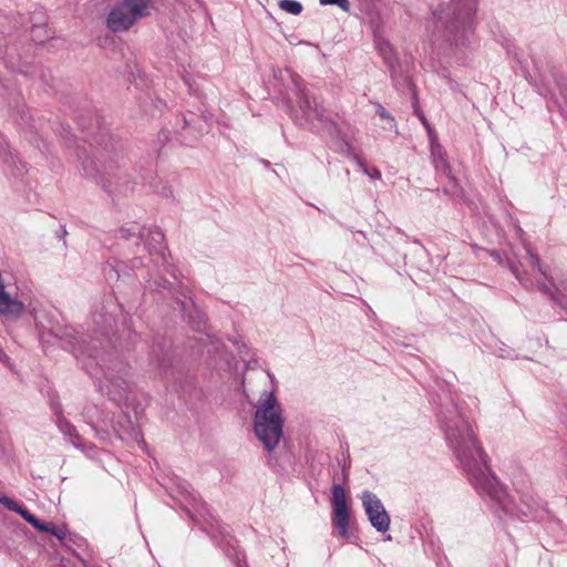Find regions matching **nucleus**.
Instances as JSON below:
<instances>
[{
	"instance_id": "f257e3e1",
	"label": "nucleus",
	"mask_w": 567,
	"mask_h": 567,
	"mask_svg": "<svg viewBox=\"0 0 567 567\" xmlns=\"http://www.w3.org/2000/svg\"><path fill=\"white\" fill-rule=\"evenodd\" d=\"M284 422L282 411L275 393H264L256 404L254 430L268 451H272L279 444Z\"/></svg>"
},
{
	"instance_id": "f03ea898",
	"label": "nucleus",
	"mask_w": 567,
	"mask_h": 567,
	"mask_svg": "<svg viewBox=\"0 0 567 567\" xmlns=\"http://www.w3.org/2000/svg\"><path fill=\"white\" fill-rule=\"evenodd\" d=\"M447 439L457 458L468 468L482 470L486 465L485 455L473 435L471 426L461 422L456 427L446 429Z\"/></svg>"
},
{
	"instance_id": "7ed1b4c3",
	"label": "nucleus",
	"mask_w": 567,
	"mask_h": 567,
	"mask_svg": "<svg viewBox=\"0 0 567 567\" xmlns=\"http://www.w3.org/2000/svg\"><path fill=\"white\" fill-rule=\"evenodd\" d=\"M152 0H121L110 11L106 27L113 32H122L137 20L150 14Z\"/></svg>"
},
{
	"instance_id": "20e7f679",
	"label": "nucleus",
	"mask_w": 567,
	"mask_h": 567,
	"mask_svg": "<svg viewBox=\"0 0 567 567\" xmlns=\"http://www.w3.org/2000/svg\"><path fill=\"white\" fill-rule=\"evenodd\" d=\"M362 505L371 525L380 533L386 532L390 527V516L377 495L368 491L364 492Z\"/></svg>"
},
{
	"instance_id": "39448f33",
	"label": "nucleus",
	"mask_w": 567,
	"mask_h": 567,
	"mask_svg": "<svg viewBox=\"0 0 567 567\" xmlns=\"http://www.w3.org/2000/svg\"><path fill=\"white\" fill-rule=\"evenodd\" d=\"M333 524L339 529L340 536L349 537V508L346 491L341 485L332 487Z\"/></svg>"
},
{
	"instance_id": "423d86ee",
	"label": "nucleus",
	"mask_w": 567,
	"mask_h": 567,
	"mask_svg": "<svg viewBox=\"0 0 567 567\" xmlns=\"http://www.w3.org/2000/svg\"><path fill=\"white\" fill-rule=\"evenodd\" d=\"M0 503L3 506H6L8 509H11V511L18 513L19 515H21L29 524H35L37 523V517L34 515H32L30 512H28L27 509H24L21 506H19L11 498L6 497V496L1 497L0 498Z\"/></svg>"
},
{
	"instance_id": "0eeeda50",
	"label": "nucleus",
	"mask_w": 567,
	"mask_h": 567,
	"mask_svg": "<svg viewBox=\"0 0 567 567\" xmlns=\"http://www.w3.org/2000/svg\"><path fill=\"white\" fill-rule=\"evenodd\" d=\"M31 525L34 528H37L38 530L43 532V533H50V534L54 535L56 538H59L61 540L66 537V532H65L64 528L58 527V526H55L53 524L42 523L38 518H37V523L35 524H31Z\"/></svg>"
},
{
	"instance_id": "6e6552de",
	"label": "nucleus",
	"mask_w": 567,
	"mask_h": 567,
	"mask_svg": "<svg viewBox=\"0 0 567 567\" xmlns=\"http://www.w3.org/2000/svg\"><path fill=\"white\" fill-rule=\"evenodd\" d=\"M475 10H476L475 1L466 0V3L464 4V7L457 9L456 19L462 20V21L468 20L475 13Z\"/></svg>"
},
{
	"instance_id": "1a4fd4ad",
	"label": "nucleus",
	"mask_w": 567,
	"mask_h": 567,
	"mask_svg": "<svg viewBox=\"0 0 567 567\" xmlns=\"http://www.w3.org/2000/svg\"><path fill=\"white\" fill-rule=\"evenodd\" d=\"M279 8L290 14H299L302 11V4L296 0H280Z\"/></svg>"
},
{
	"instance_id": "9d476101",
	"label": "nucleus",
	"mask_w": 567,
	"mask_h": 567,
	"mask_svg": "<svg viewBox=\"0 0 567 567\" xmlns=\"http://www.w3.org/2000/svg\"><path fill=\"white\" fill-rule=\"evenodd\" d=\"M320 3L322 6H337L344 12L350 10V2L348 0H320Z\"/></svg>"
},
{
	"instance_id": "9b49d317",
	"label": "nucleus",
	"mask_w": 567,
	"mask_h": 567,
	"mask_svg": "<svg viewBox=\"0 0 567 567\" xmlns=\"http://www.w3.org/2000/svg\"><path fill=\"white\" fill-rule=\"evenodd\" d=\"M377 113L380 116V118L389 122L390 127H395L394 117L382 105H377Z\"/></svg>"
},
{
	"instance_id": "f8f14e48",
	"label": "nucleus",
	"mask_w": 567,
	"mask_h": 567,
	"mask_svg": "<svg viewBox=\"0 0 567 567\" xmlns=\"http://www.w3.org/2000/svg\"><path fill=\"white\" fill-rule=\"evenodd\" d=\"M300 109L302 110V112L305 113V115L307 116V118H310L311 117V111H310V102L309 100L307 99H303L300 103Z\"/></svg>"
},
{
	"instance_id": "ddd939ff",
	"label": "nucleus",
	"mask_w": 567,
	"mask_h": 567,
	"mask_svg": "<svg viewBox=\"0 0 567 567\" xmlns=\"http://www.w3.org/2000/svg\"><path fill=\"white\" fill-rule=\"evenodd\" d=\"M9 154V147L6 141L0 140V156L7 158Z\"/></svg>"
},
{
	"instance_id": "4468645a",
	"label": "nucleus",
	"mask_w": 567,
	"mask_h": 567,
	"mask_svg": "<svg viewBox=\"0 0 567 567\" xmlns=\"http://www.w3.org/2000/svg\"><path fill=\"white\" fill-rule=\"evenodd\" d=\"M419 117H420L421 122L423 123V125L429 131V133H432V128H431L429 122L426 121L425 116L422 113H419Z\"/></svg>"
},
{
	"instance_id": "2eb2a0df",
	"label": "nucleus",
	"mask_w": 567,
	"mask_h": 567,
	"mask_svg": "<svg viewBox=\"0 0 567 567\" xmlns=\"http://www.w3.org/2000/svg\"><path fill=\"white\" fill-rule=\"evenodd\" d=\"M371 176L374 177V178H380L381 177V173L379 171H374V173H372Z\"/></svg>"
},
{
	"instance_id": "dca6fc26",
	"label": "nucleus",
	"mask_w": 567,
	"mask_h": 567,
	"mask_svg": "<svg viewBox=\"0 0 567 567\" xmlns=\"http://www.w3.org/2000/svg\"><path fill=\"white\" fill-rule=\"evenodd\" d=\"M530 260H532L534 264H538V258H537L535 255H530Z\"/></svg>"
},
{
	"instance_id": "f3484780",
	"label": "nucleus",
	"mask_w": 567,
	"mask_h": 567,
	"mask_svg": "<svg viewBox=\"0 0 567 567\" xmlns=\"http://www.w3.org/2000/svg\"><path fill=\"white\" fill-rule=\"evenodd\" d=\"M440 162H441L443 167L447 168V164H446L444 158H440Z\"/></svg>"
},
{
	"instance_id": "a211bd4d",
	"label": "nucleus",
	"mask_w": 567,
	"mask_h": 567,
	"mask_svg": "<svg viewBox=\"0 0 567 567\" xmlns=\"http://www.w3.org/2000/svg\"><path fill=\"white\" fill-rule=\"evenodd\" d=\"M488 493L492 495V497H496V491H493V489H488Z\"/></svg>"
}]
</instances>
